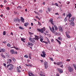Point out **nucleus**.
<instances>
[{
  "mask_svg": "<svg viewBox=\"0 0 76 76\" xmlns=\"http://www.w3.org/2000/svg\"><path fill=\"white\" fill-rule=\"evenodd\" d=\"M8 68V69L9 70L12 71L14 67H13V65L12 64H9L7 66V68Z\"/></svg>",
  "mask_w": 76,
  "mask_h": 76,
  "instance_id": "obj_1",
  "label": "nucleus"
},
{
  "mask_svg": "<svg viewBox=\"0 0 76 76\" xmlns=\"http://www.w3.org/2000/svg\"><path fill=\"white\" fill-rule=\"evenodd\" d=\"M29 39L30 41L32 43H34L35 42V39L34 38H32L31 37H29Z\"/></svg>",
  "mask_w": 76,
  "mask_h": 76,
  "instance_id": "obj_2",
  "label": "nucleus"
},
{
  "mask_svg": "<svg viewBox=\"0 0 76 76\" xmlns=\"http://www.w3.org/2000/svg\"><path fill=\"white\" fill-rule=\"evenodd\" d=\"M68 70L69 72V73H71V72H73V71H74V69L73 68L71 67V66L68 67Z\"/></svg>",
  "mask_w": 76,
  "mask_h": 76,
  "instance_id": "obj_3",
  "label": "nucleus"
},
{
  "mask_svg": "<svg viewBox=\"0 0 76 76\" xmlns=\"http://www.w3.org/2000/svg\"><path fill=\"white\" fill-rule=\"evenodd\" d=\"M49 28L51 32H52L53 34H55V31H54V26H53L52 28L49 26Z\"/></svg>",
  "mask_w": 76,
  "mask_h": 76,
  "instance_id": "obj_4",
  "label": "nucleus"
},
{
  "mask_svg": "<svg viewBox=\"0 0 76 76\" xmlns=\"http://www.w3.org/2000/svg\"><path fill=\"white\" fill-rule=\"evenodd\" d=\"M44 66L45 69H47L48 67V63H47V62H45L44 63Z\"/></svg>",
  "mask_w": 76,
  "mask_h": 76,
  "instance_id": "obj_5",
  "label": "nucleus"
},
{
  "mask_svg": "<svg viewBox=\"0 0 76 76\" xmlns=\"http://www.w3.org/2000/svg\"><path fill=\"white\" fill-rule=\"evenodd\" d=\"M42 53L43 55L41 54V56L43 58L45 57V56H46V54H45V52L44 51H42Z\"/></svg>",
  "mask_w": 76,
  "mask_h": 76,
  "instance_id": "obj_6",
  "label": "nucleus"
},
{
  "mask_svg": "<svg viewBox=\"0 0 76 76\" xmlns=\"http://www.w3.org/2000/svg\"><path fill=\"white\" fill-rule=\"evenodd\" d=\"M75 17H72L70 19L69 18V22H73V21H74V20H75Z\"/></svg>",
  "mask_w": 76,
  "mask_h": 76,
  "instance_id": "obj_7",
  "label": "nucleus"
},
{
  "mask_svg": "<svg viewBox=\"0 0 76 76\" xmlns=\"http://www.w3.org/2000/svg\"><path fill=\"white\" fill-rule=\"evenodd\" d=\"M57 70H58V71L59 73H63V70L61 69H60V68H57Z\"/></svg>",
  "mask_w": 76,
  "mask_h": 76,
  "instance_id": "obj_8",
  "label": "nucleus"
},
{
  "mask_svg": "<svg viewBox=\"0 0 76 76\" xmlns=\"http://www.w3.org/2000/svg\"><path fill=\"white\" fill-rule=\"evenodd\" d=\"M37 30L39 32H41L42 33H43V29L42 28L41 29H40L39 28H37Z\"/></svg>",
  "mask_w": 76,
  "mask_h": 76,
  "instance_id": "obj_9",
  "label": "nucleus"
},
{
  "mask_svg": "<svg viewBox=\"0 0 76 76\" xmlns=\"http://www.w3.org/2000/svg\"><path fill=\"white\" fill-rule=\"evenodd\" d=\"M58 28L59 29V31L61 32H62L63 31V28H62V27L60 26H59L58 27Z\"/></svg>",
  "mask_w": 76,
  "mask_h": 76,
  "instance_id": "obj_10",
  "label": "nucleus"
},
{
  "mask_svg": "<svg viewBox=\"0 0 76 76\" xmlns=\"http://www.w3.org/2000/svg\"><path fill=\"white\" fill-rule=\"evenodd\" d=\"M53 19H50L49 21L50 22V23L52 24V25H54V23H53Z\"/></svg>",
  "mask_w": 76,
  "mask_h": 76,
  "instance_id": "obj_11",
  "label": "nucleus"
},
{
  "mask_svg": "<svg viewBox=\"0 0 76 76\" xmlns=\"http://www.w3.org/2000/svg\"><path fill=\"white\" fill-rule=\"evenodd\" d=\"M27 44L28 45H30V46H33V45H34V44H33V43L29 42H28Z\"/></svg>",
  "mask_w": 76,
  "mask_h": 76,
  "instance_id": "obj_12",
  "label": "nucleus"
},
{
  "mask_svg": "<svg viewBox=\"0 0 76 76\" xmlns=\"http://www.w3.org/2000/svg\"><path fill=\"white\" fill-rule=\"evenodd\" d=\"M66 37L67 38H70V36L68 33H67V32H65Z\"/></svg>",
  "mask_w": 76,
  "mask_h": 76,
  "instance_id": "obj_13",
  "label": "nucleus"
},
{
  "mask_svg": "<svg viewBox=\"0 0 76 76\" xmlns=\"http://www.w3.org/2000/svg\"><path fill=\"white\" fill-rule=\"evenodd\" d=\"M16 70L17 72H18V73H20L21 71L20 70V68H19V67H17Z\"/></svg>",
  "mask_w": 76,
  "mask_h": 76,
  "instance_id": "obj_14",
  "label": "nucleus"
},
{
  "mask_svg": "<svg viewBox=\"0 0 76 76\" xmlns=\"http://www.w3.org/2000/svg\"><path fill=\"white\" fill-rule=\"evenodd\" d=\"M59 65H60V66L61 67H62V68H63V63L61 62H59Z\"/></svg>",
  "mask_w": 76,
  "mask_h": 76,
  "instance_id": "obj_15",
  "label": "nucleus"
},
{
  "mask_svg": "<svg viewBox=\"0 0 76 76\" xmlns=\"http://www.w3.org/2000/svg\"><path fill=\"white\" fill-rule=\"evenodd\" d=\"M7 63H9L10 64V63H11L12 62V60L10 59H7Z\"/></svg>",
  "mask_w": 76,
  "mask_h": 76,
  "instance_id": "obj_16",
  "label": "nucleus"
},
{
  "mask_svg": "<svg viewBox=\"0 0 76 76\" xmlns=\"http://www.w3.org/2000/svg\"><path fill=\"white\" fill-rule=\"evenodd\" d=\"M72 16V14L70 13H69L68 15H66V17H69V19L70 18V17Z\"/></svg>",
  "mask_w": 76,
  "mask_h": 76,
  "instance_id": "obj_17",
  "label": "nucleus"
},
{
  "mask_svg": "<svg viewBox=\"0 0 76 76\" xmlns=\"http://www.w3.org/2000/svg\"><path fill=\"white\" fill-rule=\"evenodd\" d=\"M21 20L22 22H23V23H24L25 22V21L24 20V18H23L22 17H21Z\"/></svg>",
  "mask_w": 76,
  "mask_h": 76,
  "instance_id": "obj_18",
  "label": "nucleus"
},
{
  "mask_svg": "<svg viewBox=\"0 0 76 76\" xmlns=\"http://www.w3.org/2000/svg\"><path fill=\"white\" fill-rule=\"evenodd\" d=\"M10 52H10L12 54H13L14 53L15 51L13 50H10Z\"/></svg>",
  "mask_w": 76,
  "mask_h": 76,
  "instance_id": "obj_19",
  "label": "nucleus"
},
{
  "mask_svg": "<svg viewBox=\"0 0 76 76\" xmlns=\"http://www.w3.org/2000/svg\"><path fill=\"white\" fill-rule=\"evenodd\" d=\"M1 56L2 58H6V56L4 55L3 54H1Z\"/></svg>",
  "mask_w": 76,
  "mask_h": 76,
  "instance_id": "obj_20",
  "label": "nucleus"
},
{
  "mask_svg": "<svg viewBox=\"0 0 76 76\" xmlns=\"http://www.w3.org/2000/svg\"><path fill=\"white\" fill-rule=\"evenodd\" d=\"M35 38L36 39H37V41H38V39H39V37L38 36L35 35Z\"/></svg>",
  "mask_w": 76,
  "mask_h": 76,
  "instance_id": "obj_21",
  "label": "nucleus"
},
{
  "mask_svg": "<svg viewBox=\"0 0 76 76\" xmlns=\"http://www.w3.org/2000/svg\"><path fill=\"white\" fill-rule=\"evenodd\" d=\"M48 9L49 12H50L51 10H52V8L51 7L48 8Z\"/></svg>",
  "mask_w": 76,
  "mask_h": 76,
  "instance_id": "obj_22",
  "label": "nucleus"
},
{
  "mask_svg": "<svg viewBox=\"0 0 76 76\" xmlns=\"http://www.w3.org/2000/svg\"><path fill=\"white\" fill-rule=\"evenodd\" d=\"M53 26L55 28V30H56V31H57V30L58 29V28L57 27V26L54 25Z\"/></svg>",
  "mask_w": 76,
  "mask_h": 76,
  "instance_id": "obj_23",
  "label": "nucleus"
},
{
  "mask_svg": "<svg viewBox=\"0 0 76 76\" xmlns=\"http://www.w3.org/2000/svg\"><path fill=\"white\" fill-rule=\"evenodd\" d=\"M14 20L16 23H17V22H18V18H15L14 19Z\"/></svg>",
  "mask_w": 76,
  "mask_h": 76,
  "instance_id": "obj_24",
  "label": "nucleus"
},
{
  "mask_svg": "<svg viewBox=\"0 0 76 76\" xmlns=\"http://www.w3.org/2000/svg\"><path fill=\"white\" fill-rule=\"evenodd\" d=\"M73 66H74L75 70H76V64H73Z\"/></svg>",
  "mask_w": 76,
  "mask_h": 76,
  "instance_id": "obj_25",
  "label": "nucleus"
},
{
  "mask_svg": "<svg viewBox=\"0 0 76 76\" xmlns=\"http://www.w3.org/2000/svg\"><path fill=\"white\" fill-rule=\"evenodd\" d=\"M28 23H25L24 24V25L25 26H28Z\"/></svg>",
  "mask_w": 76,
  "mask_h": 76,
  "instance_id": "obj_26",
  "label": "nucleus"
},
{
  "mask_svg": "<svg viewBox=\"0 0 76 76\" xmlns=\"http://www.w3.org/2000/svg\"><path fill=\"white\" fill-rule=\"evenodd\" d=\"M1 51H2V52H5V51H6V49H5L4 48L2 49Z\"/></svg>",
  "mask_w": 76,
  "mask_h": 76,
  "instance_id": "obj_27",
  "label": "nucleus"
},
{
  "mask_svg": "<svg viewBox=\"0 0 76 76\" xmlns=\"http://www.w3.org/2000/svg\"><path fill=\"white\" fill-rule=\"evenodd\" d=\"M56 41L58 42L59 43V45H61V42H60L57 39H56Z\"/></svg>",
  "mask_w": 76,
  "mask_h": 76,
  "instance_id": "obj_28",
  "label": "nucleus"
},
{
  "mask_svg": "<svg viewBox=\"0 0 76 76\" xmlns=\"http://www.w3.org/2000/svg\"><path fill=\"white\" fill-rule=\"evenodd\" d=\"M58 40H62V38L61 37H59L58 38Z\"/></svg>",
  "mask_w": 76,
  "mask_h": 76,
  "instance_id": "obj_29",
  "label": "nucleus"
},
{
  "mask_svg": "<svg viewBox=\"0 0 76 76\" xmlns=\"http://www.w3.org/2000/svg\"><path fill=\"white\" fill-rule=\"evenodd\" d=\"M31 75H32V72H29L28 73V75L29 76H31Z\"/></svg>",
  "mask_w": 76,
  "mask_h": 76,
  "instance_id": "obj_30",
  "label": "nucleus"
},
{
  "mask_svg": "<svg viewBox=\"0 0 76 76\" xmlns=\"http://www.w3.org/2000/svg\"><path fill=\"white\" fill-rule=\"evenodd\" d=\"M28 56L29 58L31 59V53H29Z\"/></svg>",
  "mask_w": 76,
  "mask_h": 76,
  "instance_id": "obj_31",
  "label": "nucleus"
},
{
  "mask_svg": "<svg viewBox=\"0 0 76 76\" xmlns=\"http://www.w3.org/2000/svg\"><path fill=\"white\" fill-rule=\"evenodd\" d=\"M19 28L20 29H22V30H23L24 29V28H23L22 27H20V26L19 27Z\"/></svg>",
  "mask_w": 76,
  "mask_h": 76,
  "instance_id": "obj_32",
  "label": "nucleus"
},
{
  "mask_svg": "<svg viewBox=\"0 0 76 76\" xmlns=\"http://www.w3.org/2000/svg\"><path fill=\"white\" fill-rule=\"evenodd\" d=\"M48 31H45V33H44L45 34V35H47V34H48Z\"/></svg>",
  "mask_w": 76,
  "mask_h": 76,
  "instance_id": "obj_33",
  "label": "nucleus"
},
{
  "mask_svg": "<svg viewBox=\"0 0 76 76\" xmlns=\"http://www.w3.org/2000/svg\"><path fill=\"white\" fill-rule=\"evenodd\" d=\"M7 45L8 47H11V45H10V44L9 43H8L7 44Z\"/></svg>",
  "mask_w": 76,
  "mask_h": 76,
  "instance_id": "obj_34",
  "label": "nucleus"
},
{
  "mask_svg": "<svg viewBox=\"0 0 76 76\" xmlns=\"http://www.w3.org/2000/svg\"><path fill=\"white\" fill-rule=\"evenodd\" d=\"M12 59L13 60V61H16V59H15V58L13 57H12Z\"/></svg>",
  "mask_w": 76,
  "mask_h": 76,
  "instance_id": "obj_35",
  "label": "nucleus"
},
{
  "mask_svg": "<svg viewBox=\"0 0 76 76\" xmlns=\"http://www.w3.org/2000/svg\"><path fill=\"white\" fill-rule=\"evenodd\" d=\"M28 34L30 35H33V34H34V33H31V32H30V31H28Z\"/></svg>",
  "mask_w": 76,
  "mask_h": 76,
  "instance_id": "obj_36",
  "label": "nucleus"
},
{
  "mask_svg": "<svg viewBox=\"0 0 76 76\" xmlns=\"http://www.w3.org/2000/svg\"><path fill=\"white\" fill-rule=\"evenodd\" d=\"M12 48H15L16 50H19V48H17L16 46H14L13 47H12Z\"/></svg>",
  "mask_w": 76,
  "mask_h": 76,
  "instance_id": "obj_37",
  "label": "nucleus"
},
{
  "mask_svg": "<svg viewBox=\"0 0 76 76\" xmlns=\"http://www.w3.org/2000/svg\"><path fill=\"white\" fill-rule=\"evenodd\" d=\"M21 41H23V42H25V40H24V39H23V38H21Z\"/></svg>",
  "mask_w": 76,
  "mask_h": 76,
  "instance_id": "obj_38",
  "label": "nucleus"
},
{
  "mask_svg": "<svg viewBox=\"0 0 76 76\" xmlns=\"http://www.w3.org/2000/svg\"><path fill=\"white\" fill-rule=\"evenodd\" d=\"M24 57L26 58H28V55H26L24 56Z\"/></svg>",
  "mask_w": 76,
  "mask_h": 76,
  "instance_id": "obj_39",
  "label": "nucleus"
},
{
  "mask_svg": "<svg viewBox=\"0 0 76 76\" xmlns=\"http://www.w3.org/2000/svg\"><path fill=\"white\" fill-rule=\"evenodd\" d=\"M67 17H66V18H64V21L65 22H66V21H67Z\"/></svg>",
  "mask_w": 76,
  "mask_h": 76,
  "instance_id": "obj_40",
  "label": "nucleus"
},
{
  "mask_svg": "<svg viewBox=\"0 0 76 76\" xmlns=\"http://www.w3.org/2000/svg\"><path fill=\"white\" fill-rule=\"evenodd\" d=\"M43 30V31L44 32V31H45V30H46V29H45V27H43V28H42Z\"/></svg>",
  "mask_w": 76,
  "mask_h": 76,
  "instance_id": "obj_41",
  "label": "nucleus"
},
{
  "mask_svg": "<svg viewBox=\"0 0 76 76\" xmlns=\"http://www.w3.org/2000/svg\"><path fill=\"white\" fill-rule=\"evenodd\" d=\"M3 35H6V31H3Z\"/></svg>",
  "mask_w": 76,
  "mask_h": 76,
  "instance_id": "obj_42",
  "label": "nucleus"
},
{
  "mask_svg": "<svg viewBox=\"0 0 76 76\" xmlns=\"http://www.w3.org/2000/svg\"><path fill=\"white\" fill-rule=\"evenodd\" d=\"M38 25H39V26H41V22H39L38 21Z\"/></svg>",
  "mask_w": 76,
  "mask_h": 76,
  "instance_id": "obj_43",
  "label": "nucleus"
},
{
  "mask_svg": "<svg viewBox=\"0 0 76 76\" xmlns=\"http://www.w3.org/2000/svg\"><path fill=\"white\" fill-rule=\"evenodd\" d=\"M34 12L36 13V14H37V15H39V13H38L37 12L34 11Z\"/></svg>",
  "mask_w": 76,
  "mask_h": 76,
  "instance_id": "obj_44",
  "label": "nucleus"
},
{
  "mask_svg": "<svg viewBox=\"0 0 76 76\" xmlns=\"http://www.w3.org/2000/svg\"><path fill=\"white\" fill-rule=\"evenodd\" d=\"M66 61H70V59H67L66 60Z\"/></svg>",
  "mask_w": 76,
  "mask_h": 76,
  "instance_id": "obj_45",
  "label": "nucleus"
},
{
  "mask_svg": "<svg viewBox=\"0 0 76 76\" xmlns=\"http://www.w3.org/2000/svg\"><path fill=\"white\" fill-rule=\"evenodd\" d=\"M39 75L41 76H45V75H44V74H40Z\"/></svg>",
  "mask_w": 76,
  "mask_h": 76,
  "instance_id": "obj_46",
  "label": "nucleus"
},
{
  "mask_svg": "<svg viewBox=\"0 0 76 76\" xmlns=\"http://www.w3.org/2000/svg\"><path fill=\"white\" fill-rule=\"evenodd\" d=\"M55 5H56V6H58V4H57V3H55Z\"/></svg>",
  "mask_w": 76,
  "mask_h": 76,
  "instance_id": "obj_47",
  "label": "nucleus"
},
{
  "mask_svg": "<svg viewBox=\"0 0 76 76\" xmlns=\"http://www.w3.org/2000/svg\"><path fill=\"white\" fill-rule=\"evenodd\" d=\"M66 32V33L67 34H70V32L69 31H67Z\"/></svg>",
  "mask_w": 76,
  "mask_h": 76,
  "instance_id": "obj_48",
  "label": "nucleus"
},
{
  "mask_svg": "<svg viewBox=\"0 0 76 76\" xmlns=\"http://www.w3.org/2000/svg\"><path fill=\"white\" fill-rule=\"evenodd\" d=\"M6 9L7 10H10V8H9V7H7L6 8Z\"/></svg>",
  "mask_w": 76,
  "mask_h": 76,
  "instance_id": "obj_49",
  "label": "nucleus"
},
{
  "mask_svg": "<svg viewBox=\"0 0 76 76\" xmlns=\"http://www.w3.org/2000/svg\"><path fill=\"white\" fill-rule=\"evenodd\" d=\"M40 39H42L43 38V37L42 36H41L40 37H39Z\"/></svg>",
  "mask_w": 76,
  "mask_h": 76,
  "instance_id": "obj_50",
  "label": "nucleus"
},
{
  "mask_svg": "<svg viewBox=\"0 0 76 76\" xmlns=\"http://www.w3.org/2000/svg\"><path fill=\"white\" fill-rule=\"evenodd\" d=\"M66 4H70V1H68L66 2Z\"/></svg>",
  "mask_w": 76,
  "mask_h": 76,
  "instance_id": "obj_51",
  "label": "nucleus"
},
{
  "mask_svg": "<svg viewBox=\"0 0 76 76\" xmlns=\"http://www.w3.org/2000/svg\"><path fill=\"white\" fill-rule=\"evenodd\" d=\"M39 12H40V13H42V10H40L39 11Z\"/></svg>",
  "mask_w": 76,
  "mask_h": 76,
  "instance_id": "obj_52",
  "label": "nucleus"
},
{
  "mask_svg": "<svg viewBox=\"0 0 76 76\" xmlns=\"http://www.w3.org/2000/svg\"><path fill=\"white\" fill-rule=\"evenodd\" d=\"M51 42H54V40L53 39H52L51 40Z\"/></svg>",
  "mask_w": 76,
  "mask_h": 76,
  "instance_id": "obj_53",
  "label": "nucleus"
},
{
  "mask_svg": "<svg viewBox=\"0 0 76 76\" xmlns=\"http://www.w3.org/2000/svg\"><path fill=\"white\" fill-rule=\"evenodd\" d=\"M50 60L51 61H53V59L52 58H50Z\"/></svg>",
  "mask_w": 76,
  "mask_h": 76,
  "instance_id": "obj_54",
  "label": "nucleus"
},
{
  "mask_svg": "<svg viewBox=\"0 0 76 76\" xmlns=\"http://www.w3.org/2000/svg\"><path fill=\"white\" fill-rule=\"evenodd\" d=\"M60 62H58L56 63V64L58 65V66H59Z\"/></svg>",
  "mask_w": 76,
  "mask_h": 76,
  "instance_id": "obj_55",
  "label": "nucleus"
},
{
  "mask_svg": "<svg viewBox=\"0 0 76 76\" xmlns=\"http://www.w3.org/2000/svg\"><path fill=\"white\" fill-rule=\"evenodd\" d=\"M21 7H20V6H19L18 7V9H21Z\"/></svg>",
  "mask_w": 76,
  "mask_h": 76,
  "instance_id": "obj_56",
  "label": "nucleus"
},
{
  "mask_svg": "<svg viewBox=\"0 0 76 76\" xmlns=\"http://www.w3.org/2000/svg\"><path fill=\"white\" fill-rule=\"evenodd\" d=\"M40 41L41 42H42V41H43V39H40Z\"/></svg>",
  "mask_w": 76,
  "mask_h": 76,
  "instance_id": "obj_57",
  "label": "nucleus"
},
{
  "mask_svg": "<svg viewBox=\"0 0 76 76\" xmlns=\"http://www.w3.org/2000/svg\"><path fill=\"white\" fill-rule=\"evenodd\" d=\"M3 65L5 66V67H6V64H3Z\"/></svg>",
  "mask_w": 76,
  "mask_h": 76,
  "instance_id": "obj_58",
  "label": "nucleus"
},
{
  "mask_svg": "<svg viewBox=\"0 0 76 76\" xmlns=\"http://www.w3.org/2000/svg\"><path fill=\"white\" fill-rule=\"evenodd\" d=\"M28 66H29H29L30 67H32V65H31V64H28Z\"/></svg>",
  "mask_w": 76,
  "mask_h": 76,
  "instance_id": "obj_59",
  "label": "nucleus"
},
{
  "mask_svg": "<svg viewBox=\"0 0 76 76\" xmlns=\"http://www.w3.org/2000/svg\"><path fill=\"white\" fill-rule=\"evenodd\" d=\"M14 54H18V52L17 51H16L14 53Z\"/></svg>",
  "mask_w": 76,
  "mask_h": 76,
  "instance_id": "obj_60",
  "label": "nucleus"
},
{
  "mask_svg": "<svg viewBox=\"0 0 76 76\" xmlns=\"http://www.w3.org/2000/svg\"><path fill=\"white\" fill-rule=\"evenodd\" d=\"M17 20L18 21V22H20V19H19V18H18V19H17Z\"/></svg>",
  "mask_w": 76,
  "mask_h": 76,
  "instance_id": "obj_61",
  "label": "nucleus"
},
{
  "mask_svg": "<svg viewBox=\"0 0 76 76\" xmlns=\"http://www.w3.org/2000/svg\"><path fill=\"white\" fill-rule=\"evenodd\" d=\"M31 26H33V25H34V24L33 23H31Z\"/></svg>",
  "mask_w": 76,
  "mask_h": 76,
  "instance_id": "obj_62",
  "label": "nucleus"
},
{
  "mask_svg": "<svg viewBox=\"0 0 76 76\" xmlns=\"http://www.w3.org/2000/svg\"><path fill=\"white\" fill-rule=\"evenodd\" d=\"M56 76H60L58 74H57L56 75Z\"/></svg>",
  "mask_w": 76,
  "mask_h": 76,
  "instance_id": "obj_63",
  "label": "nucleus"
},
{
  "mask_svg": "<svg viewBox=\"0 0 76 76\" xmlns=\"http://www.w3.org/2000/svg\"><path fill=\"white\" fill-rule=\"evenodd\" d=\"M6 42H6V41L3 42V43H4V44H6Z\"/></svg>",
  "mask_w": 76,
  "mask_h": 76,
  "instance_id": "obj_64",
  "label": "nucleus"
}]
</instances>
